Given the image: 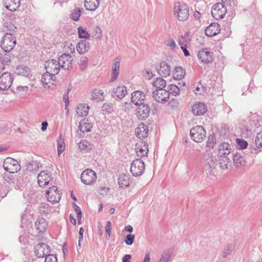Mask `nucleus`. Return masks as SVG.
Returning a JSON list of instances; mask_svg holds the SVG:
<instances>
[{"mask_svg": "<svg viewBox=\"0 0 262 262\" xmlns=\"http://www.w3.org/2000/svg\"><path fill=\"white\" fill-rule=\"evenodd\" d=\"M230 145L227 143H221L219 146L218 155L220 158L219 167L222 169H227L228 165L231 162V160L228 156L231 153Z\"/></svg>", "mask_w": 262, "mask_h": 262, "instance_id": "obj_1", "label": "nucleus"}, {"mask_svg": "<svg viewBox=\"0 0 262 262\" xmlns=\"http://www.w3.org/2000/svg\"><path fill=\"white\" fill-rule=\"evenodd\" d=\"M203 162L207 173L213 176H216L218 167L217 160L216 157L210 152H207L203 157Z\"/></svg>", "mask_w": 262, "mask_h": 262, "instance_id": "obj_2", "label": "nucleus"}, {"mask_svg": "<svg viewBox=\"0 0 262 262\" xmlns=\"http://www.w3.org/2000/svg\"><path fill=\"white\" fill-rule=\"evenodd\" d=\"M173 12L178 13V19L183 21L187 20L189 16V7L187 5L183 3L181 5L177 3L174 4Z\"/></svg>", "mask_w": 262, "mask_h": 262, "instance_id": "obj_3", "label": "nucleus"}, {"mask_svg": "<svg viewBox=\"0 0 262 262\" xmlns=\"http://www.w3.org/2000/svg\"><path fill=\"white\" fill-rule=\"evenodd\" d=\"M16 38L10 33H6L3 37L1 46L6 52H10L16 45Z\"/></svg>", "mask_w": 262, "mask_h": 262, "instance_id": "obj_4", "label": "nucleus"}, {"mask_svg": "<svg viewBox=\"0 0 262 262\" xmlns=\"http://www.w3.org/2000/svg\"><path fill=\"white\" fill-rule=\"evenodd\" d=\"M190 136L194 141L202 142L206 138V130L202 126H194L190 129Z\"/></svg>", "mask_w": 262, "mask_h": 262, "instance_id": "obj_5", "label": "nucleus"}, {"mask_svg": "<svg viewBox=\"0 0 262 262\" xmlns=\"http://www.w3.org/2000/svg\"><path fill=\"white\" fill-rule=\"evenodd\" d=\"M3 167L6 171L11 173L17 172L20 169V166L18 161L10 157L5 159Z\"/></svg>", "mask_w": 262, "mask_h": 262, "instance_id": "obj_6", "label": "nucleus"}, {"mask_svg": "<svg viewBox=\"0 0 262 262\" xmlns=\"http://www.w3.org/2000/svg\"><path fill=\"white\" fill-rule=\"evenodd\" d=\"M130 169L133 176H140L145 170V164L142 160L137 158L132 163Z\"/></svg>", "mask_w": 262, "mask_h": 262, "instance_id": "obj_7", "label": "nucleus"}, {"mask_svg": "<svg viewBox=\"0 0 262 262\" xmlns=\"http://www.w3.org/2000/svg\"><path fill=\"white\" fill-rule=\"evenodd\" d=\"M227 8L222 3H217L212 7L211 15L216 19H221L227 13Z\"/></svg>", "mask_w": 262, "mask_h": 262, "instance_id": "obj_8", "label": "nucleus"}, {"mask_svg": "<svg viewBox=\"0 0 262 262\" xmlns=\"http://www.w3.org/2000/svg\"><path fill=\"white\" fill-rule=\"evenodd\" d=\"M13 80V76L9 72H5L0 76V90L6 91L10 88Z\"/></svg>", "mask_w": 262, "mask_h": 262, "instance_id": "obj_9", "label": "nucleus"}, {"mask_svg": "<svg viewBox=\"0 0 262 262\" xmlns=\"http://www.w3.org/2000/svg\"><path fill=\"white\" fill-rule=\"evenodd\" d=\"M52 180V173L48 170H42L37 176L38 184L41 187H46Z\"/></svg>", "mask_w": 262, "mask_h": 262, "instance_id": "obj_10", "label": "nucleus"}, {"mask_svg": "<svg viewBox=\"0 0 262 262\" xmlns=\"http://www.w3.org/2000/svg\"><path fill=\"white\" fill-rule=\"evenodd\" d=\"M96 173L92 169H86L81 174V181L85 185H92L96 181Z\"/></svg>", "mask_w": 262, "mask_h": 262, "instance_id": "obj_11", "label": "nucleus"}, {"mask_svg": "<svg viewBox=\"0 0 262 262\" xmlns=\"http://www.w3.org/2000/svg\"><path fill=\"white\" fill-rule=\"evenodd\" d=\"M138 106L135 115L139 120H145L149 115L150 109L149 105L146 103Z\"/></svg>", "mask_w": 262, "mask_h": 262, "instance_id": "obj_12", "label": "nucleus"}, {"mask_svg": "<svg viewBox=\"0 0 262 262\" xmlns=\"http://www.w3.org/2000/svg\"><path fill=\"white\" fill-rule=\"evenodd\" d=\"M73 57L69 54L64 53L58 58L60 68L64 70H69L73 67Z\"/></svg>", "mask_w": 262, "mask_h": 262, "instance_id": "obj_13", "label": "nucleus"}, {"mask_svg": "<svg viewBox=\"0 0 262 262\" xmlns=\"http://www.w3.org/2000/svg\"><path fill=\"white\" fill-rule=\"evenodd\" d=\"M46 196L49 202L54 203H58L61 198V194L57 186L51 187L46 192Z\"/></svg>", "mask_w": 262, "mask_h": 262, "instance_id": "obj_14", "label": "nucleus"}, {"mask_svg": "<svg viewBox=\"0 0 262 262\" xmlns=\"http://www.w3.org/2000/svg\"><path fill=\"white\" fill-rule=\"evenodd\" d=\"M152 97L157 102L164 103L169 100V93L164 89L156 90L152 93Z\"/></svg>", "mask_w": 262, "mask_h": 262, "instance_id": "obj_15", "label": "nucleus"}, {"mask_svg": "<svg viewBox=\"0 0 262 262\" xmlns=\"http://www.w3.org/2000/svg\"><path fill=\"white\" fill-rule=\"evenodd\" d=\"M45 66L46 72L53 75L57 74L60 69L59 62L55 59L47 61Z\"/></svg>", "mask_w": 262, "mask_h": 262, "instance_id": "obj_16", "label": "nucleus"}, {"mask_svg": "<svg viewBox=\"0 0 262 262\" xmlns=\"http://www.w3.org/2000/svg\"><path fill=\"white\" fill-rule=\"evenodd\" d=\"M213 53L208 49L204 48L200 50L198 53V58L201 62L205 64H209L213 61Z\"/></svg>", "mask_w": 262, "mask_h": 262, "instance_id": "obj_17", "label": "nucleus"}, {"mask_svg": "<svg viewBox=\"0 0 262 262\" xmlns=\"http://www.w3.org/2000/svg\"><path fill=\"white\" fill-rule=\"evenodd\" d=\"M35 255L37 257H43L50 253V248L47 244L41 243L35 246Z\"/></svg>", "mask_w": 262, "mask_h": 262, "instance_id": "obj_18", "label": "nucleus"}, {"mask_svg": "<svg viewBox=\"0 0 262 262\" xmlns=\"http://www.w3.org/2000/svg\"><path fill=\"white\" fill-rule=\"evenodd\" d=\"M135 150L138 157L141 158L147 157L148 152L147 142L146 141H139L136 144Z\"/></svg>", "mask_w": 262, "mask_h": 262, "instance_id": "obj_19", "label": "nucleus"}, {"mask_svg": "<svg viewBox=\"0 0 262 262\" xmlns=\"http://www.w3.org/2000/svg\"><path fill=\"white\" fill-rule=\"evenodd\" d=\"M146 95L145 94L140 91L134 92L132 95L131 101L136 105H139L145 103Z\"/></svg>", "mask_w": 262, "mask_h": 262, "instance_id": "obj_20", "label": "nucleus"}, {"mask_svg": "<svg viewBox=\"0 0 262 262\" xmlns=\"http://www.w3.org/2000/svg\"><path fill=\"white\" fill-rule=\"evenodd\" d=\"M156 70L161 77H166L170 75L171 68L170 66L166 62H162L156 68Z\"/></svg>", "mask_w": 262, "mask_h": 262, "instance_id": "obj_21", "label": "nucleus"}, {"mask_svg": "<svg viewBox=\"0 0 262 262\" xmlns=\"http://www.w3.org/2000/svg\"><path fill=\"white\" fill-rule=\"evenodd\" d=\"M127 93V89L125 86H119L114 88L112 91V96L117 100L122 99Z\"/></svg>", "mask_w": 262, "mask_h": 262, "instance_id": "obj_22", "label": "nucleus"}, {"mask_svg": "<svg viewBox=\"0 0 262 262\" xmlns=\"http://www.w3.org/2000/svg\"><path fill=\"white\" fill-rule=\"evenodd\" d=\"M220 26L218 23H211L205 30L207 36L212 37L215 36L220 32Z\"/></svg>", "mask_w": 262, "mask_h": 262, "instance_id": "obj_23", "label": "nucleus"}, {"mask_svg": "<svg viewBox=\"0 0 262 262\" xmlns=\"http://www.w3.org/2000/svg\"><path fill=\"white\" fill-rule=\"evenodd\" d=\"M243 152H236L232 154V156L230 157V159H233L234 164L237 168H240L246 164V161L243 156Z\"/></svg>", "mask_w": 262, "mask_h": 262, "instance_id": "obj_24", "label": "nucleus"}, {"mask_svg": "<svg viewBox=\"0 0 262 262\" xmlns=\"http://www.w3.org/2000/svg\"><path fill=\"white\" fill-rule=\"evenodd\" d=\"M135 133L139 139L145 138L148 135V126L144 123L140 124L136 129Z\"/></svg>", "mask_w": 262, "mask_h": 262, "instance_id": "obj_25", "label": "nucleus"}, {"mask_svg": "<svg viewBox=\"0 0 262 262\" xmlns=\"http://www.w3.org/2000/svg\"><path fill=\"white\" fill-rule=\"evenodd\" d=\"M120 70V59L116 58L112 67V75L111 82L115 81L119 75Z\"/></svg>", "mask_w": 262, "mask_h": 262, "instance_id": "obj_26", "label": "nucleus"}, {"mask_svg": "<svg viewBox=\"0 0 262 262\" xmlns=\"http://www.w3.org/2000/svg\"><path fill=\"white\" fill-rule=\"evenodd\" d=\"M15 73L19 75L26 77H30L32 76L30 69L24 64L18 66L15 71Z\"/></svg>", "mask_w": 262, "mask_h": 262, "instance_id": "obj_27", "label": "nucleus"}, {"mask_svg": "<svg viewBox=\"0 0 262 262\" xmlns=\"http://www.w3.org/2000/svg\"><path fill=\"white\" fill-rule=\"evenodd\" d=\"M206 105L202 102H199L193 105L192 111L195 116H200L204 114L207 111Z\"/></svg>", "mask_w": 262, "mask_h": 262, "instance_id": "obj_28", "label": "nucleus"}, {"mask_svg": "<svg viewBox=\"0 0 262 262\" xmlns=\"http://www.w3.org/2000/svg\"><path fill=\"white\" fill-rule=\"evenodd\" d=\"M5 8L11 11H15L20 6V0H5Z\"/></svg>", "mask_w": 262, "mask_h": 262, "instance_id": "obj_29", "label": "nucleus"}, {"mask_svg": "<svg viewBox=\"0 0 262 262\" xmlns=\"http://www.w3.org/2000/svg\"><path fill=\"white\" fill-rule=\"evenodd\" d=\"M35 227L39 233L45 232L48 227V223L42 217H39L35 222Z\"/></svg>", "mask_w": 262, "mask_h": 262, "instance_id": "obj_30", "label": "nucleus"}, {"mask_svg": "<svg viewBox=\"0 0 262 262\" xmlns=\"http://www.w3.org/2000/svg\"><path fill=\"white\" fill-rule=\"evenodd\" d=\"M77 51L79 54L87 52L90 48L89 43L85 40H80L76 45Z\"/></svg>", "mask_w": 262, "mask_h": 262, "instance_id": "obj_31", "label": "nucleus"}, {"mask_svg": "<svg viewBox=\"0 0 262 262\" xmlns=\"http://www.w3.org/2000/svg\"><path fill=\"white\" fill-rule=\"evenodd\" d=\"M99 5V0H85L84 7L86 10L94 11Z\"/></svg>", "mask_w": 262, "mask_h": 262, "instance_id": "obj_32", "label": "nucleus"}, {"mask_svg": "<svg viewBox=\"0 0 262 262\" xmlns=\"http://www.w3.org/2000/svg\"><path fill=\"white\" fill-rule=\"evenodd\" d=\"M78 127L81 132L83 133H88L91 131L92 125L88 121V120L83 119L79 122Z\"/></svg>", "mask_w": 262, "mask_h": 262, "instance_id": "obj_33", "label": "nucleus"}, {"mask_svg": "<svg viewBox=\"0 0 262 262\" xmlns=\"http://www.w3.org/2000/svg\"><path fill=\"white\" fill-rule=\"evenodd\" d=\"M118 185L120 187H128L130 185V178L129 175L123 174L118 178Z\"/></svg>", "mask_w": 262, "mask_h": 262, "instance_id": "obj_34", "label": "nucleus"}, {"mask_svg": "<svg viewBox=\"0 0 262 262\" xmlns=\"http://www.w3.org/2000/svg\"><path fill=\"white\" fill-rule=\"evenodd\" d=\"M256 148H254L252 151V152L255 154L258 153L259 151L262 150V132H259L256 135L255 140Z\"/></svg>", "mask_w": 262, "mask_h": 262, "instance_id": "obj_35", "label": "nucleus"}, {"mask_svg": "<svg viewBox=\"0 0 262 262\" xmlns=\"http://www.w3.org/2000/svg\"><path fill=\"white\" fill-rule=\"evenodd\" d=\"M89 107L88 105L80 104L76 108L77 114L80 117H84L86 116L89 113Z\"/></svg>", "mask_w": 262, "mask_h": 262, "instance_id": "obj_36", "label": "nucleus"}, {"mask_svg": "<svg viewBox=\"0 0 262 262\" xmlns=\"http://www.w3.org/2000/svg\"><path fill=\"white\" fill-rule=\"evenodd\" d=\"M185 71L181 67H177L174 69L173 77L176 80H182L185 76Z\"/></svg>", "mask_w": 262, "mask_h": 262, "instance_id": "obj_37", "label": "nucleus"}, {"mask_svg": "<svg viewBox=\"0 0 262 262\" xmlns=\"http://www.w3.org/2000/svg\"><path fill=\"white\" fill-rule=\"evenodd\" d=\"M153 85L158 89L157 90H161L165 87L166 82L163 78L157 77L154 79Z\"/></svg>", "mask_w": 262, "mask_h": 262, "instance_id": "obj_38", "label": "nucleus"}, {"mask_svg": "<svg viewBox=\"0 0 262 262\" xmlns=\"http://www.w3.org/2000/svg\"><path fill=\"white\" fill-rule=\"evenodd\" d=\"M179 86L175 84H170L169 85V89L168 92L169 94H171L173 96H177L180 93V88L182 87V84L179 82Z\"/></svg>", "mask_w": 262, "mask_h": 262, "instance_id": "obj_39", "label": "nucleus"}, {"mask_svg": "<svg viewBox=\"0 0 262 262\" xmlns=\"http://www.w3.org/2000/svg\"><path fill=\"white\" fill-rule=\"evenodd\" d=\"M55 75L50 73H43L41 77V81L43 85H46L48 83H50L51 80H54L53 78Z\"/></svg>", "mask_w": 262, "mask_h": 262, "instance_id": "obj_40", "label": "nucleus"}, {"mask_svg": "<svg viewBox=\"0 0 262 262\" xmlns=\"http://www.w3.org/2000/svg\"><path fill=\"white\" fill-rule=\"evenodd\" d=\"M52 208L48 204L45 203H41L39 208V212L42 215L50 213L52 211Z\"/></svg>", "mask_w": 262, "mask_h": 262, "instance_id": "obj_41", "label": "nucleus"}, {"mask_svg": "<svg viewBox=\"0 0 262 262\" xmlns=\"http://www.w3.org/2000/svg\"><path fill=\"white\" fill-rule=\"evenodd\" d=\"M92 97L97 101L104 100L103 92L102 90L95 89L93 91Z\"/></svg>", "mask_w": 262, "mask_h": 262, "instance_id": "obj_42", "label": "nucleus"}, {"mask_svg": "<svg viewBox=\"0 0 262 262\" xmlns=\"http://www.w3.org/2000/svg\"><path fill=\"white\" fill-rule=\"evenodd\" d=\"M4 31L6 32V33H10L11 35L13 34L16 32L17 28L14 24L11 23H6L4 28Z\"/></svg>", "mask_w": 262, "mask_h": 262, "instance_id": "obj_43", "label": "nucleus"}, {"mask_svg": "<svg viewBox=\"0 0 262 262\" xmlns=\"http://www.w3.org/2000/svg\"><path fill=\"white\" fill-rule=\"evenodd\" d=\"M65 145L64 139L61 136H60L59 139L57 140V152L58 155L60 156V154L64 150Z\"/></svg>", "mask_w": 262, "mask_h": 262, "instance_id": "obj_44", "label": "nucleus"}, {"mask_svg": "<svg viewBox=\"0 0 262 262\" xmlns=\"http://www.w3.org/2000/svg\"><path fill=\"white\" fill-rule=\"evenodd\" d=\"M90 34L93 38L101 39L102 37L101 29L99 27L95 26L93 28L92 32Z\"/></svg>", "mask_w": 262, "mask_h": 262, "instance_id": "obj_45", "label": "nucleus"}, {"mask_svg": "<svg viewBox=\"0 0 262 262\" xmlns=\"http://www.w3.org/2000/svg\"><path fill=\"white\" fill-rule=\"evenodd\" d=\"M78 36L81 38L88 39L90 36V34L86 31L85 28L82 27H79L78 29Z\"/></svg>", "mask_w": 262, "mask_h": 262, "instance_id": "obj_46", "label": "nucleus"}, {"mask_svg": "<svg viewBox=\"0 0 262 262\" xmlns=\"http://www.w3.org/2000/svg\"><path fill=\"white\" fill-rule=\"evenodd\" d=\"M88 65V58L85 56H81L79 60V66L81 71L85 70Z\"/></svg>", "mask_w": 262, "mask_h": 262, "instance_id": "obj_47", "label": "nucleus"}, {"mask_svg": "<svg viewBox=\"0 0 262 262\" xmlns=\"http://www.w3.org/2000/svg\"><path fill=\"white\" fill-rule=\"evenodd\" d=\"M102 111L104 114H110L114 111L113 105L112 103H104L102 106Z\"/></svg>", "mask_w": 262, "mask_h": 262, "instance_id": "obj_48", "label": "nucleus"}, {"mask_svg": "<svg viewBox=\"0 0 262 262\" xmlns=\"http://www.w3.org/2000/svg\"><path fill=\"white\" fill-rule=\"evenodd\" d=\"M78 147L80 150H89L92 148L90 143L85 140H82L78 143Z\"/></svg>", "mask_w": 262, "mask_h": 262, "instance_id": "obj_49", "label": "nucleus"}, {"mask_svg": "<svg viewBox=\"0 0 262 262\" xmlns=\"http://www.w3.org/2000/svg\"><path fill=\"white\" fill-rule=\"evenodd\" d=\"M11 55L10 54L0 53V61L4 63V64L7 65L10 62Z\"/></svg>", "mask_w": 262, "mask_h": 262, "instance_id": "obj_50", "label": "nucleus"}, {"mask_svg": "<svg viewBox=\"0 0 262 262\" xmlns=\"http://www.w3.org/2000/svg\"><path fill=\"white\" fill-rule=\"evenodd\" d=\"M237 146L239 149H246L248 146V142L242 139H237L236 141Z\"/></svg>", "mask_w": 262, "mask_h": 262, "instance_id": "obj_51", "label": "nucleus"}, {"mask_svg": "<svg viewBox=\"0 0 262 262\" xmlns=\"http://www.w3.org/2000/svg\"><path fill=\"white\" fill-rule=\"evenodd\" d=\"M135 238V235L129 234L125 236L124 242L126 245L131 246L134 243Z\"/></svg>", "mask_w": 262, "mask_h": 262, "instance_id": "obj_52", "label": "nucleus"}, {"mask_svg": "<svg viewBox=\"0 0 262 262\" xmlns=\"http://www.w3.org/2000/svg\"><path fill=\"white\" fill-rule=\"evenodd\" d=\"M216 143V138L214 135H210L209 136L207 142V146L210 148H213L214 144Z\"/></svg>", "mask_w": 262, "mask_h": 262, "instance_id": "obj_53", "label": "nucleus"}, {"mask_svg": "<svg viewBox=\"0 0 262 262\" xmlns=\"http://www.w3.org/2000/svg\"><path fill=\"white\" fill-rule=\"evenodd\" d=\"M81 11L79 8L74 10L73 13L71 14V18L75 21L79 20V18L81 15Z\"/></svg>", "mask_w": 262, "mask_h": 262, "instance_id": "obj_54", "label": "nucleus"}, {"mask_svg": "<svg viewBox=\"0 0 262 262\" xmlns=\"http://www.w3.org/2000/svg\"><path fill=\"white\" fill-rule=\"evenodd\" d=\"M45 262H58L56 255L49 253L45 257Z\"/></svg>", "mask_w": 262, "mask_h": 262, "instance_id": "obj_55", "label": "nucleus"}, {"mask_svg": "<svg viewBox=\"0 0 262 262\" xmlns=\"http://www.w3.org/2000/svg\"><path fill=\"white\" fill-rule=\"evenodd\" d=\"M73 206L75 209V211L77 213V217L78 220V222L79 224L80 223V220H81L82 214H81V210L80 208L77 206L76 204H73Z\"/></svg>", "mask_w": 262, "mask_h": 262, "instance_id": "obj_56", "label": "nucleus"}, {"mask_svg": "<svg viewBox=\"0 0 262 262\" xmlns=\"http://www.w3.org/2000/svg\"><path fill=\"white\" fill-rule=\"evenodd\" d=\"M170 257V254L168 252H164L159 260V262H168Z\"/></svg>", "mask_w": 262, "mask_h": 262, "instance_id": "obj_57", "label": "nucleus"}, {"mask_svg": "<svg viewBox=\"0 0 262 262\" xmlns=\"http://www.w3.org/2000/svg\"><path fill=\"white\" fill-rule=\"evenodd\" d=\"M179 43L181 46V48L183 51L184 56L187 57L189 55V52L187 49V46L181 42V39H179Z\"/></svg>", "mask_w": 262, "mask_h": 262, "instance_id": "obj_58", "label": "nucleus"}, {"mask_svg": "<svg viewBox=\"0 0 262 262\" xmlns=\"http://www.w3.org/2000/svg\"><path fill=\"white\" fill-rule=\"evenodd\" d=\"M37 163L35 161H31L28 162L26 164L27 169L29 171H32L34 169H35V167H36Z\"/></svg>", "mask_w": 262, "mask_h": 262, "instance_id": "obj_59", "label": "nucleus"}, {"mask_svg": "<svg viewBox=\"0 0 262 262\" xmlns=\"http://www.w3.org/2000/svg\"><path fill=\"white\" fill-rule=\"evenodd\" d=\"M206 90V88L204 87L203 85H201L200 86H197L195 88L194 92L196 94H201L202 93L205 92Z\"/></svg>", "mask_w": 262, "mask_h": 262, "instance_id": "obj_60", "label": "nucleus"}, {"mask_svg": "<svg viewBox=\"0 0 262 262\" xmlns=\"http://www.w3.org/2000/svg\"><path fill=\"white\" fill-rule=\"evenodd\" d=\"M111 222L110 221H107L105 227L106 233L107 234L109 237H110L111 233Z\"/></svg>", "mask_w": 262, "mask_h": 262, "instance_id": "obj_61", "label": "nucleus"}, {"mask_svg": "<svg viewBox=\"0 0 262 262\" xmlns=\"http://www.w3.org/2000/svg\"><path fill=\"white\" fill-rule=\"evenodd\" d=\"M28 90L27 86H18L16 89L17 92H27Z\"/></svg>", "mask_w": 262, "mask_h": 262, "instance_id": "obj_62", "label": "nucleus"}, {"mask_svg": "<svg viewBox=\"0 0 262 262\" xmlns=\"http://www.w3.org/2000/svg\"><path fill=\"white\" fill-rule=\"evenodd\" d=\"M166 45L170 47L172 49H174L176 47V44L173 39H170L169 40H168L166 42Z\"/></svg>", "mask_w": 262, "mask_h": 262, "instance_id": "obj_63", "label": "nucleus"}, {"mask_svg": "<svg viewBox=\"0 0 262 262\" xmlns=\"http://www.w3.org/2000/svg\"><path fill=\"white\" fill-rule=\"evenodd\" d=\"M132 256L130 254H126L122 258V262H129Z\"/></svg>", "mask_w": 262, "mask_h": 262, "instance_id": "obj_64", "label": "nucleus"}]
</instances>
